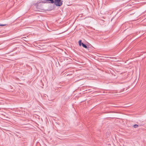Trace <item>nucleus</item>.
<instances>
[{
	"mask_svg": "<svg viewBox=\"0 0 146 146\" xmlns=\"http://www.w3.org/2000/svg\"><path fill=\"white\" fill-rule=\"evenodd\" d=\"M38 1L37 3L35 4V5L36 7V10L37 11H40V10H43V7L42 3V1Z\"/></svg>",
	"mask_w": 146,
	"mask_h": 146,
	"instance_id": "nucleus-1",
	"label": "nucleus"
},
{
	"mask_svg": "<svg viewBox=\"0 0 146 146\" xmlns=\"http://www.w3.org/2000/svg\"><path fill=\"white\" fill-rule=\"evenodd\" d=\"M62 2L61 0H54V4L56 6L60 7L62 5Z\"/></svg>",
	"mask_w": 146,
	"mask_h": 146,
	"instance_id": "nucleus-2",
	"label": "nucleus"
},
{
	"mask_svg": "<svg viewBox=\"0 0 146 146\" xmlns=\"http://www.w3.org/2000/svg\"><path fill=\"white\" fill-rule=\"evenodd\" d=\"M54 0H45L42 1L43 3H54Z\"/></svg>",
	"mask_w": 146,
	"mask_h": 146,
	"instance_id": "nucleus-3",
	"label": "nucleus"
},
{
	"mask_svg": "<svg viewBox=\"0 0 146 146\" xmlns=\"http://www.w3.org/2000/svg\"><path fill=\"white\" fill-rule=\"evenodd\" d=\"M82 46L83 47H84V48H86L88 49V47H88V46L86 45V44H84V43H82Z\"/></svg>",
	"mask_w": 146,
	"mask_h": 146,
	"instance_id": "nucleus-4",
	"label": "nucleus"
},
{
	"mask_svg": "<svg viewBox=\"0 0 146 146\" xmlns=\"http://www.w3.org/2000/svg\"><path fill=\"white\" fill-rule=\"evenodd\" d=\"M83 43L82 42V40H79L78 41V43H79V45L80 46H81V45H82V44Z\"/></svg>",
	"mask_w": 146,
	"mask_h": 146,
	"instance_id": "nucleus-5",
	"label": "nucleus"
},
{
	"mask_svg": "<svg viewBox=\"0 0 146 146\" xmlns=\"http://www.w3.org/2000/svg\"><path fill=\"white\" fill-rule=\"evenodd\" d=\"M138 127V125L137 124H135L133 126V127L134 128H137Z\"/></svg>",
	"mask_w": 146,
	"mask_h": 146,
	"instance_id": "nucleus-6",
	"label": "nucleus"
},
{
	"mask_svg": "<svg viewBox=\"0 0 146 146\" xmlns=\"http://www.w3.org/2000/svg\"><path fill=\"white\" fill-rule=\"evenodd\" d=\"M6 24H0V26H3L6 25Z\"/></svg>",
	"mask_w": 146,
	"mask_h": 146,
	"instance_id": "nucleus-7",
	"label": "nucleus"
}]
</instances>
